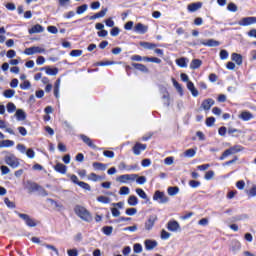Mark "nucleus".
I'll list each match as a JSON object with an SVG mask.
<instances>
[{
	"label": "nucleus",
	"instance_id": "f257e3e1",
	"mask_svg": "<svg viewBox=\"0 0 256 256\" xmlns=\"http://www.w3.org/2000/svg\"><path fill=\"white\" fill-rule=\"evenodd\" d=\"M74 213L82 219V221H86V223H91L93 221V217L91 216V212L87 210V208L81 206V205H76L74 207Z\"/></svg>",
	"mask_w": 256,
	"mask_h": 256
},
{
	"label": "nucleus",
	"instance_id": "c756f323",
	"mask_svg": "<svg viewBox=\"0 0 256 256\" xmlns=\"http://www.w3.org/2000/svg\"><path fill=\"white\" fill-rule=\"evenodd\" d=\"M202 61L199 59H194L192 60V62L190 63V69H199L202 65Z\"/></svg>",
	"mask_w": 256,
	"mask_h": 256
},
{
	"label": "nucleus",
	"instance_id": "6ab92c4d",
	"mask_svg": "<svg viewBox=\"0 0 256 256\" xmlns=\"http://www.w3.org/2000/svg\"><path fill=\"white\" fill-rule=\"evenodd\" d=\"M54 171L60 173L61 175H65V173H67V166H65L63 163H57L54 166Z\"/></svg>",
	"mask_w": 256,
	"mask_h": 256
},
{
	"label": "nucleus",
	"instance_id": "5fc2aeb1",
	"mask_svg": "<svg viewBox=\"0 0 256 256\" xmlns=\"http://www.w3.org/2000/svg\"><path fill=\"white\" fill-rule=\"evenodd\" d=\"M83 55V50H72L70 52V57H81Z\"/></svg>",
	"mask_w": 256,
	"mask_h": 256
},
{
	"label": "nucleus",
	"instance_id": "c85d7f7f",
	"mask_svg": "<svg viewBox=\"0 0 256 256\" xmlns=\"http://www.w3.org/2000/svg\"><path fill=\"white\" fill-rule=\"evenodd\" d=\"M139 203V199L137 198V196L132 195L128 198V205H130L131 207H135L136 205H138Z\"/></svg>",
	"mask_w": 256,
	"mask_h": 256
},
{
	"label": "nucleus",
	"instance_id": "cd10ccee",
	"mask_svg": "<svg viewBox=\"0 0 256 256\" xmlns=\"http://www.w3.org/2000/svg\"><path fill=\"white\" fill-rule=\"evenodd\" d=\"M92 167H94L97 171H105L107 169V164H103L101 162H94L92 164Z\"/></svg>",
	"mask_w": 256,
	"mask_h": 256
},
{
	"label": "nucleus",
	"instance_id": "f03ea898",
	"mask_svg": "<svg viewBox=\"0 0 256 256\" xmlns=\"http://www.w3.org/2000/svg\"><path fill=\"white\" fill-rule=\"evenodd\" d=\"M4 161L6 165H9V167H11L12 169H17V167H19L20 165L19 158H17L15 154H11V153L5 156Z\"/></svg>",
	"mask_w": 256,
	"mask_h": 256
},
{
	"label": "nucleus",
	"instance_id": "4468645a",
	"mask_svg": "<svg viewBox=\"0 0 256 256\" xmlns=\"http://www.w3.org/2000/svg\"><path fill=\"white\" fill-rule=\"evenodd\" d=\"M80 139H82L83 143L88 145V147H90L91 149H97V146L94 145L93 140H91V138H89L87 135L81 134Z\"/></svg>",
	"mask_w": 256,
	"mask_h": 256
},
{
	"label": "nucleus",
	"instance_id": "f704fd0d",
	"mask_svg": "<svg viewBox=\"0 0 256 256\" xmlns=\"http://www.w3.org/2000/svg\"><path fill=\"white\" fill-rule=\"evenodd\" d=\"M136 193H137V195H138L141 199H145L146 201H149V198L147 197V193H145V190H144V189L137 188V189H136Z\"/></svg>",
	"mask_w": 256,
	"mask_h": 256
},
{
	"label": "nucleus",
	"instance_id": "dca6fc26",
	"mask_svg": "<svg viewBox=\"0 0 256 256\" xmlns=\"http://www.w3.org/2000/svg\"><path fill=\"white\" fill-rule=\"evenodd\" d=\"M239 119H241L242 121H251V119L254 118L253 116V113L245 110V111H242L240 114H239Z\"/></svg>",
	"mask_w": 256,
	"mask_h": 256
},
{
	"label": "nucleus",
	"instance_id": "20e7f679",
	"mask_svg": "<svg viewBox=\"0 0 256 256\" xmlns=\"http://www.w3.org/2000/svg\"><path fill=\"white\" fill-rule=\"evenodd\" d=\"M139 177L138 174H123L116 178L118 183H129V181H135Z\"/></svg>",
	"mask_w": 256,
	"mask_h": 256
},
{
	"label": "nucleus",
	"instance_id": "3c124183",
	"mask_svg": "<svg viewBox=\"0 0 256 256\" xmlns=\"http://www.w3.org/2000/svg\"><path fill=\"white\" fill-rule=\"evenodd\" d=\"M213 177H215V172L213 170H209L208 172H206L204 179H206V181H211Z\"/></svg>",
	"mask_w": 256,
	"mask_h": 256
},
{
	"label": "nucleus",
	"instance_id": "de8ad7c7",
	"mask_svg": "<svg viewBox=\"0 0 256 256\" xmlns=\"http://www.w3.org/2000/svg\"><path fill=\"white\" fill-rule=\"evenodd\" d=\"M30 88H31V82H29V80H24V82L20 84V89H22L23 91Z\"/></svg>",
	"mask_w": 256,
	"mask_h": 256
},
{
	"label": "nucleus",
	"instance_id": "6e6d98bb",
	"mask_svg": "<svg viewBox=\"0 0 256 256\" xmlns=\"http://www.w3.org/2000/svg\"><path fill=\"white\" fill-rule=\"evenodd\" d=\"M78 185L81 187V189H85V191H91V186L86 182L80 181Z\"/></svg>",
	"mask_w": 256,
	"mask_h": 256
},
{
	"label": "nucleus",
	"instance_id": "49530a36",
	"mask_svg": "<svg viewBox=\"0 0 256 256\" xmlns=\"http://www.w3.org/2000/svg\"><path fill=\"white\" fill-rule=\"evenodd\" d=\"M230 155H233L232 154V152H231V150L228 148V149H226L223 153H222V155L220 156V161H225V159H227V157H229Z\"/></svg>",
	"mask_w": 256,
	"mask_h": 256
},
{
	"label": "nucleus",
	"instance_id": "f3484780",
	"mask_svg": "<svg viewBox=\"0 0 256 256\" xmlns=\"http://www.w3.org/2000/svg\"><path fill=\"white\" fill-rule=\"evenodd\" d=\"M203 7V3L201 2H196V3H191L188 5L187 9L190 13H195V11H199Z\"/></svg>",
	"mask_w": 256,
	"mask_h": 256
},
{
	"label": "nucleus",
	"instance_id": "6e6552de",
	"mask_svg": "<svg viewBox=\"0 0 256 256\" xmlns=\"http://www.w3.org/2000/svg\"><path fill=\"white\" fill-rule=\"evenodd\" d=\"M134 33H138L139 35H145L147 31H149V26L143 23H137L133 28Z\"/></svg>",
	"mask_w": 256,
	"mask_h": 256
},
{
	"label": "nucleus",
	"instance_id": "423d86ee",
	"mask_svg": "<svg viewBox=\"0 0 256 256\" xmlns=\"http://www.w3.org/2000/svg\"><path fill=\"white\" fill-rule=\"evenodd\" d=\"M255 23H256V17L255 16H249V17L242 18L238 22V25H240V27H249V25H255Z\"/></svg>",
	"mask_w": 256,
	"mask_h": 256
},
{
	"label": "nucleus",
	"instance_id": "58836bf2",
	"mask_svg": "<svg viewBox=\"0 0 256 256\" xmlns=\"http://www.w3.org/2000/svg\"><path fill=\"white\" fill-rule=\"evenodd\" d=\"M230 249H231V251H233V253H237V251H239L241 249V242H239V241L232 242V246Z\"/></svg>",
	"mask_w": 256,
	"mask_h": 256
},
{
	"label": "nucleus",
	"instance_id": "680f3d73",
	"mask_svg": "<svg viewBox=\"0 0 256 256\" xmlns=\"http://www.w3.org/2000/svg\"><path fill=\"white\" fill-rule=\"evenodd\" d=\"M119 33H121V30L119 29V27H113L110 31V35L112 37H117Z\"/></svg>",
	"mask_w": 256,
	"mask_h": 256
},
{
	"label": "nucleus",
	"instance_id": "c9c22d12",
	"mask_svg": "<svg viewBox=\"0 0 256 256\" xmlns=\"http://www.w3.org/2000/svg\"><path fill=\"white\" fill-rule=\"evenodd\" d=\"M162 99L164 100V105L166 107H169L171 105V99L169 98V92H167V90H165Z\"/></svg>",
	"mask_w": 256,
	"mask_h": 256
},
{
	"label": "nucleus",
	"instance_id": "a19ab883",
	"mask_svg": "<svg viewBox=\"0 0 256 256\" xmlns=\"http://www.w3.org/2000/svg\"><path fill=\"white\" fill-rule=\"evenodd\" d=\"M102 233H104V235H107L109 237L113 233V226H104L102 228Z\"/></svg>",
	"mask_w": 256,
	"mask_h": 256
},
{
	"label": "nucleus",
	"instance_id": "4be33fe9",
	"mask_svg": "<svg viewBox=\"0 0 256 256\" xmlns=\"http://www.w3.org/2000/svg\"><path fill=\"white\" fill-rule=\"evenodd\" d=\"M146 251H153V248L157 246V241L155 240H146L144 242Z\"/></svg>",
	"mask_w": 256,
	"mask_h": 256
},
{
	"label": "nucleus",
	"instance_id": "412c9836",
	"mask_svg": "<svg viewBox=\"0 0 256 256\" xmlns=\"http://www.w3.org/2000/svg\"><path fill=\"white\" fill-rule=\"evenodd\" d=\"M40 71H46V75H51V76H55L57 75V73H59L58 68H51V67L40 68Z\"/></svg>",
	"mask_w": 256,
	"mask_h": 256
},
{
	"label": "nucleus",
	"instance_id": "8fccbe9b",
	"mask_svg": "<svg viewBox=\"0 0 256 256\" xmlns=\"http://www.w3.org/2000/svg\"><path fill=\"white\" fill-rule=\"evenodd\" d=\"M4 203L5 205L9 208V209H15V202L9 200V198H5L4 199Z\"/></svg>",
	"mask_w": 256,
	"mask_h": 256
},
{
	"label": "nucleus",
	"instance_id": "393cba45",
	"mask_svg": "<svg viewBox=\"0 0 256 256\" xmlns=\"http://www.w3.org/2000/svg\"><path fill=\"white\" fill-rule=\"evenodd\" d=\"M232 61H235L236 65H243V56L241 54L232 53Z\"/></svg>",
	"mask_w": 256,
	"mask_h": 256
},
{
	"label": "nucleus",
	"instance_id": "f8f14e48",
	"mask_svg": "<svg viewBox=\"0 0 256 256\" xmlns=\"http://www.w3.org/2000/svg\"><path fill=\"white\" fill-rule=\"evenodd\" d=\"M145 149H147V144H141V143L137 142L133 146L132 151H133L134 155H141V151H145Z\"/></svg>",
	"mask_w": 256,
	"mask_h": 256
},
{
	"label": "nucleus",
	"instance_id": "0eeeda50",
	"mask_svg": "<svg viewBox=\"0 0 256 256\" xmlns=\"http://www.w3.org/2000/svg\"><path fill=\"white\" fill-rule=\"evenodd\" d=\"M25 55H36L37 53H45V48L39 46H32L24 50Z\"/></svg>",
	"mask_w": 256,
	"mask_h": 256
},
{
	"label": "nucleus",
	"instance_id": "bf43d9fd",
	"mask_svg": "<svg viewBox=\"0 0 256 256\" xmlns=\"http://www.w3.org/2000/svg\"><path fill=\"white\" fill-rule=\"evenodd\" d=\"M47 202L50 203L53 207H56V209H61V204H59L57 201L47 198Z\"/></svg>",
	"mask_w": 256,
	"mask_h": 256
},
{
	"label": "nucleus",
	"instance_id": "e2e57ef3",
	"mask_svg": "<svg viewBox=\"0 0 256 256\" xmlns=\"http://www.w3.org/2000/svg\"><path fill=\"white\" fill-rule=\"evenodd\" d=\"M26 155L28 159H35V151L32 148L26 150Z\"/></svg>",
	"mask_w": 256,
	"mask_h": 256
},
{
	"label": "nucleus",
	"instance_id": "69168bd1",
	"mask_svg": "<svg viewBox=\"0 0 256 256\" xmlns=\"http://www.w3.org/2000/svg\"><path fill=\"white\" fill-rule=\"evenodd\" d=\"M126 215H129L130 217H133V215H137V209L136 208L126 209Z\"/></svg>",
	"mask_w": 256,
	"mask_h": 256
},
{
	"label": "nucleus",
	"instance_id": "a18cd8bd",
	"mask_svg": "<svg viewBox=\"0 0 256 256\" xmlns=\"http://www.w3.org/2000/svg\"><path fill=\"white\" fill-rule=\"evenodd\" d=\"M6 109L9 113H15V111H17V106H15L13 102H9L6 106Z\"/></svg>",
	"mask_w": 256,
	"mask_h": 256
},
{
	"label": "nucleus",
	"instance_id": "13d9d810",
	"mask_svg": "<svg viewBox=\"0 0 256 256\" xmlns=\"http://www.w3.org/2000/svg\"><path fill=\"white\" fill-rule=\"evenodd\" d=\"M43 246L46 247V249H50L51 251H54V253L57 256H59V250L55 246H53L51 244H43Z\"/></svg>",
	"mask_w": 256,
	"mask_h": 256
},
{
	"label": "nucleus",
	"instance_id": "864d4df0",
	"mask_svg": "<svg viewBox=\"0 0 256 256\" xmlns=\"http://www.w3.org/2000/svg\"><path fill=\"white\" fill-rule=\"evenodd\" d=\"M130 189L127 186H122L119 190V195H129Z\"/></svg>",
	"mask_w": 256,
	"mask_h": 256
},
{
	"label": "nucleus",
	"instance_id": "5701e85b",
	"mask_svg": "<svg viewBox=\"0 0 256 256\" xmlns=\"http://www.w3.org/2000/svg\"><path fill=\"white\" fill-rule=\"evenodd\" d=\"M132 67L136 68L137 71H141L142 73H149V69L144 64L132 63Z\"/></svg>",
	"mask_w": 256,
	"mask_h": 256
},
{
	"label": "nucleus",
	"instance_id": "a878e982",
	"mask_svg": "<svg viewBox=\"0 0 256 256\" xmlns=\"http://www.w3.org/2000/svg\"><path fill=\"white\" fill-rule=\"evenodd\" d=\"M140 47L144 49H155V47H159V44L150 43V42H140Z\"/></svg>",
	"mask_w": 256,
	"mask_h": 256
},
{
	"label": "nucleus",
	"instance_id": "603ef678",
	"mask_svg": "<svg viewBox=\"0 0 256 256\" xmlns=\"http://www.w3.org/2000/svg\"><path fill=\"white\" fill-rule=\"evenodd\" d=\"M189 186L192 187V189H197V187H201V182L197 180H190Z\"/></svg>",
	"mask_w": 256,
	"mask_h": 256
},
{
	"label": "nucleus",
	"instance_id": "e433bc0d",
	"mask_svg": "<svg viewBox=\"0 0 256 256\" xmlns=\"http://www.w3.org/2000/svg\"><path fill=\"white\" fill-rule=\"evenodd\" d=\"M88 179L89 181H94L95 183H97V181H102L103 177L92 172L89 174Z\"/></svg>",
	"mask_w": 256,
	"mask_h": 256
},
{
	"label": "nucleus",
	"instance_id": "774afa93",
	"mask_svg": "<svg viewBox=\"0 0 256 256\" xmlns=\"http://www.w3.org/2000/svg\"><path fill=\"white\" fill-rule=\"evenodd\" d=\"M68 256H78L79 255V251H77V249H69L67 251Z\"/></svg>",
	"mask_w": 256,
	"mask_h": 256
},
{
	"label": "nucleus",
	"instance_id": "37998d69",
	"mask_svg": "<svg viewBox=\"0 0 256 256\" xmlns=\"http://www.w3.org/2000/svg\"><path fill=\"white\" fill-rule=\"evenodd\" d=\"M38 192V195H41V197H47V195H49V193L47 192V190H45V188H43L42 186L38 185V188L36 190Z\"/></svg>",
	"mask_w": 256,
	"mask_h": 256
},
{
	"label": "nucleus",
	"instance_id": "1a4fd4ad",
	"mask_svg": "<svg viewBox=\"0 0 256 256\" xmlns=\"http://www.w3.org/2000/svg\"><path fill=\"white\" fill-rule=\"evenodd\" d=\"M167 229L172 233H177V231H181V225H179V222H177L176 220H170L167 223Z\"/></svg>",
	"mask_w": 256,
	"mask_h": 256
},
{
	"label": "nucleus",
	"instance_id": "473e14b6",
	"mask_svg": "<svg viewBox=\"0 0 256 256\" xmlns=\"http://www.w3.org/2000/svg\"><path fill=\"white\" fill-rule=\"evenodd\" d=\"M143 61L147 63H157L158 65L161 63V59L157 57H143Z\"/></svg>",
	"mask_w": 256,
	"mask_h": 256
},
{
	"label": "nucleus",
	"instance_id": "ea45409f",
	"mask_svg": "<svg viewBox=\"0 0 256 256\" xmlns=\"http://www.w3.org/2000/svg\"><path fill=\"white\" fill-rule=\"evenodd\" d=\"M98 203H104L105 205L111 203V198L106 197V196H98L97 197Z\"/></svg>",
	"mask_w": 256,
	"mask_h": 256
},
{
	"label": "nucleus",
	"instance_id": "c03bdc74",
	"mask_svg": "<svg viewBox=\"0 0 256 256\" xmlns=\"http://www.w3.org/2000/svg\"><path fill=\"white\" fill-rule=\"evenodd\" d=\"M196 153H197V150L191 148V149L186 150L184 152V155H185V157L191 158V157H195Z\"/></svg>",
	"mask_w": 256,
	"mask_h": 256
},
{
	"label": "nucleus",
	"instance_id": "0e129e2a",
	"mask_svg": "<svg viewBox=\"0 0 256 256\" xmlns=\"http://www.w3.org/2000/svg\"><path fill=\"white\" fill-rule=\"evenodd\" d=\"M248 197H256V185H253L252 188L247 191Z\"/></svg>",
	"mask_w": 256,
	"mask_h": 256
},
{
	"label": "nucleus",
	"instance_id": "72a5a7b5",
	"mask_svg": "<svg viewBox=\"0 0 256 256\" xmlns=\"http://www.w3.org/2000/svg\"><path fill=\"white\" fill-rule=\"evenodd\" d=\"M3 96L6 98V99H11L13 97H15V90L13 89H7L3 92Z\"/></svg>",
	"mask_w": 256,
	"mask_h": 256
},
{
	"label": "nucleus",
	"instance_id": "9d476101",
	"mask_svg": "<svg viewBox=\"0 0 256 256\" xmlns=\"http://www.w3.org/2000/svg\"><path fill=\"white\" fill-rule=\"evenodd\" d=\"M156 221H157V215L155 214L150 215L148 220L145 223L146 231H151V229H153V227L155 226Z\"/></svg>",
	"mask_w": 256,
	"mask_h": 256
},
{
	"label": "nucleus",
	"instance_id": "bb28decb",
	"mask_svg": "<svg viewBox=\"0 0 256 256\" xmlns=\"http://www.w3.org/2000/svg\"><path fill=\"white\" fill-rule=\"evenodd\" d=\"M167 193L168 195H170V197H175V195L179 193V187L177 186L168 187Z\"/></svg>",
	"mask_w": 256,
	"mask_h": 256
},
{
	"label": "nucleus",
	"instance_id": "39448f33",
	"mask_svg": "<svg viewBox=\"0 0 256 256\" xmlns=\"http://www.w3.org/2000/svg\"><path fill=\"white\" fill-rule=\"evenodd\" d=\"M15 213L18 215V217H20V219H23V221H25V224L28 227H37V223L35 222V220L31 218V216L27 214L19 213L17 211Z\"/></svg>",
	"mask_w": 256,
	"mask_h": 256
},
{
	"label": "nucleus",
	"instance_id": "9b49d317",
	"mask_svg": "<svg viewBox=\"0 0 256 256\" xmlns=\"http://www.w3.org/2000/svg\"><path fill=\"white\" fill-rule=\"evenodd\" d=\"M39 187V184L32 182V181H27L24 183V189L28 191V193H35Z\"/></svg>",
	"mask_w": 256,
	"mask_h": 256
},
{
	"label": "nucleus",
	"instance_id": "aec40b11",
	"mask_svg": "<svg viewBox=\"0 0 256 256\" xmlns=\"http://www.w3.org/2000/svg\"><path fill=\"white\" fill-rule=\"evenodd\" d=\"M15 117L17 121H25L27 119V114L23 109H18L15 113Z\"/></svg>",
	"mask_w": 256,
	"mask_h": 256
},
{
	"label": "nucleus",
	"instance_id": "2f4dec72",
	"mask_svg": "<svg viewBox=\"0 0 256 256\" xmlns=\"http://www.w3.org/2000/svg\"><path fill=\"white\" fill-rule=\"evenodd\" d=\"M172 83L175 87V89L178 91V93L183 96V87H181V84L175 80V78H172Z\"/></svg>",
	"mask_w": 256,
	"mask_h": 256
},
{
	"label": "nucleus",
	"instance_id": "338daca9",
	"mask_svg": "<svg viewBox=\"0 0 256 256\" xmlns=\"http://www.w3.org/2000/svg\"><path fill=\"white\" fill-rule=\"evenodd\" d=\"M133 251L134 253H141V251H143V246H141V244H134Z\"/></svg>",
	"mask_w": 256,
	"mask_h": 256
},
{
	"label": "nucleus",
	"instance_id": "09e8293b",
	"mask_svg": "<svg viewBox=\"0 0 256 256\" xmlns=\"http://www.w3.org/2000/svg\"><path fill=\"white\" fill-rule=\"evenodd\" d=\"M230 152L232 153V155H235V153H239L240 151L243 150V147L236 145V146H232L229 148Z\"/></svg>",
	"mask_w": 256,
	"mask_h": 256
},
{
	"label": "nucleus",
	"instance_id": "2eb2a0df",
	"mask_svg": "<svg viewBox=\"0 0 256 256\" xmlns=\"http://www.w3.org/2000/svg\"><path fill=\"white\" fill-rule=\"evenodd\" d=\"M201 45H204V47H219V45H221V42L215 39H208L206 41H202Z\"/></svg>",
	"mask_w": 256,
	"mask_h": 256
},
{
	"label": "nucleus",
	"instance_id": "7c9ffc66",
	"mask_svg": "<svg viewBox=\"0 0 256 256\" xmlns=\"http://www.w3.org/2000/svg\"><path fill=\"white\" fill-rule=\"evenodd\" d=\"M13 145H15V142L13 140H2V141H0V148L13 147Z\"/></svg>",
	"mask_w": 256,
	"mask_h": 256
},
{
	"label": "nucleus",
	"instance_id": "ddd939ff",
	"mask_svg": "<svg viewBox=\"0 0 256 256\" xmlns=\"http://www.w3.org/2000/svg\"><path fill=\"white\" fill-rule=\"evenodd\" d=\"M214 105L215 100H213L212 98H208L202 102L201 107L202 109H204V111H209V109H211V107Z\"/></svg>",
	"mask_w": 256,
	"mask_h": 256
},
{
	"label": "nucleus",
	"instance_id": "a211bd4d",
	"mask_svg": "<svg viewBox=\"0 0 256 256\" xmlns=\"http://www.w3.org/2000/svg\"><path fill=\"white\" fill-rule=\"evenodd\" d=\"M43 31H45V28L41 24H36L28 30V33L33 35L35 33H43Z\"/></svg>",
	"mask_w": 256,
	"mask_h": 256
},
{
	"label": "nucleus",
	"instance_id": "4d7b16f0",
	"mask_svg": "<svg viewBox=\"0 0 256 256\" xmlns=\"http://www.w3.org/2000/svg\"><path fill=\"white\" fill-rule=\"evenodd\" d=\"M104 157H107L108 159H113L115 157V152L111 150H104L103 152Z\"/></svg>",
	"mask_w": 256,
	"mask_h": 256
},
{
	"label": "nucleus",
	"instance_id": "4c0bfd02",
	"mask_svg": "<svg viewBox=\"0 0 256 256\" xmlns=\"http://www.w3.org/2000/svg\"><path fill=\"white\" fill-rule=\"evenodd\" d=\"M87 9H89V6L87 4H83V5L77 7L76 13H77V15H83V13H85V11H87Z\"/></svg>",
	"mask_w": 256,
	"mask_h": 256
},
{
	"label": "nucleus",
	"instance_id": "b1692460",
	"mask_svg": "<svg viewBox=\"0 0 256 256\" xmlns=\"http://www.w3.org/2000/svg\"><path fill=\"white\" fill-rule=\"evenodd\" d=\"M187 63H189V59H187L185 57L176 59V65H178V67L186 68Z\"/></svg>",
	"mask_w": 256,
	"mask_h": 256
},
{
	"label": "nucleus",
	"instance_id": "7ed1b4c3",
	"mask_svg": "<svg viewBox=\"0 0 256 256\" xmlns=\"http://www.w3.org/2000/svg\"><path fill=\"white\" fill-rule=\"evenodd\" d=\"M153 201H157L160 205H165V203H169V197L166 196L165 192L157 190L153 195Z\"/></svg>",
	"mask_w": 256,
	"mask_h": 256
},
{
	"label": "nucleus",
	"instance_id": "79ce46f5",
	"mask_svg": "<svg viewBox=\"0 0 256 256\" xmlns=\"http://www.w3.org/2000/svg\"><path fill=\"white\" fill-rule=\"evenodd\" d=\"M116 64L117 62L115 61H101L96 63L97 67H105L107 65H116Z\"/></svg>",
	"mask_w": 256,
	"mask_h": 256
},
{
	"label": "nucleus",
	"instance_id": "052dcab7",
	"mask_svg": "<svg viewBox=\"0 0 256 256\" xmlns=\"http://www.w3.org/2000/svg\"><path fill=\"white\" fill-rule=\"evenodd\" d=\"M227 9H228V11H231L232 13H237V5L233 2L228 4Z\"/></svg>",
	"mask_w": 256,
	"mask_h": 256
}]
</instances>
